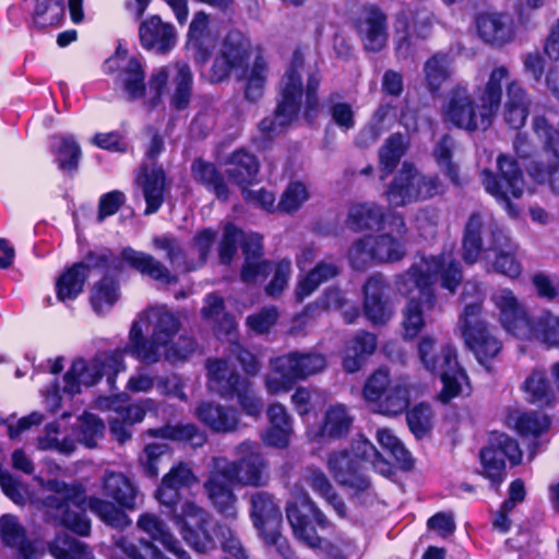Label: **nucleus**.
<instances>
[{
  "label": "nucleus",
  "mask_w": 559,
  "mask_h": 559,
  "mask_svg": "<svg viewBox=\"0 0 559 559\" xmlns=\"http://www.w3.org/2000/svg\"><path fill=\"white\" fill-rule=\"evenodd\" d=\"M179 319L165 306L150 307L140 313L129 331V343L123 349L105 352L91 359L75 358L63 374V385H52L45 392L46 406L57 412L61 406V393L69 396L80 394L106 374L110 385L116 376L126 370L124 354L144 365H154L162 358L169 362L187 359L197 349L194 340L179 336Z\"/></svg>",
  "instance_id": "nucleus-1"
},
{
  "label": "nucleus",
  "mask_w": 559,
  "mask_h": 559,
  "mask_svg": "<svg viewBox=\"0 0 559 559\" xmlns=\"http://www.w3.org/2000/svg\"><path fill=\"white\" fill-rule=\"evenodd\" d=\"M438 281L450 294H454L463 281L461 264L452 249L443 250L439 254H416L408 270L396 277L397 292L412 296L403 310L406 337L417 336L425 328L424 313L436 306L435 285Z\"/></svg>",
  "instance_id": "nucleus-2"
},
{
  "label": "nucleus",
  "mask_w": 559,
  "mask_h": 559,
  "mask_svg": "<svg viewBox=\"0 0 559 559\" xmlns=\"http://www.w3.org/2000/svg\"><path fill=\"white\" fill-rule=\"evenodd\" d=\"M237 461L214 456L209 465L204 490L214 508L227 519L237 516V497L233 486L259 487L263 484L264 461L257 442L246 440L235 448Z\"/></svg>",
  "instance_id": "nucleus-3"
},
{
  "label": "nucleus",
  "mask_w": 559,
  "mask_h": 559,
  "mask_svg": "<svg viewBox=\"0 0 559 559\" xmlns=\"http://www.w3.org/2000/svg\"><path fill=\"white\" fill-rule=\"evenodd\" d=\"M462 258L467 264L481 262L488 272L502 274L511 280L523 271L519 245L489 215L474 213L469 216L463 239Z\"/></svg>",
  "instance_id": "nucleus-4"
},
{
  "label": "nucleus",
  "mask_w": 559,
  "mask_h": 559,
  "mask_svg": "<svg viewBox=\"0 0 559 559\" xmlns=\"http://www.w3.org/2000/svg\"><path fill=\"white\" fill-rule=\"evenodd\" d=\"M509 75L506 66H498L490 71L486 83L477 86L473 93L467 85L453 86L441 107L443 121L466 131L487 130L500 108L502 82Z\"/></svg>",
  "instance_id": "nucleus-5"
},
{
  "label": "nucleus",
  "mask_w": 559,
  "mask_h": 559,
  "mask_svg": "<svg viewBox=\"0 0 559 559\" xmlns=\"http://www.w3.org/2000/svg\"><path fill=\"white\" fill-rule=\"evenodd\" d=\"M49 492L44 499L47 513L73 533L88 536L91 521L85 514L86 508L104 523L115 528L131 525L130 518L114 503L97 497L86 499L81 487L51 480L47 485Z\"/></svg>",
  "instance_id": "nucleus-6"
},
{
  "label": "nucleus",
  "mask_w": 559,
  "mask_h": 559,
  "mask_svg": "<svg viewBox=\"0 0 559 559\" xmlns=\"http://www.w3.org/2000/svg\"><path fill=\"white\" fill-rule=\"evenodd\" d=\"M124 264L162 283L168 284L175 280L170 271L148 253L130 247L122 249L120 255H115L109 250H102L90 253L85 261L73 264L59 276L56 282L58 300L63 304L74 300L83 292L92 269L121 272Z\"/></svg>",
  "instance_id": "nucleus-7"
},
{
  "label": "nucleus",
  "mask_w": 559,
  "mask_h": 559,
  "mask_svg": "<svg viewBox=\"0 0 559 559\" xmlns=\"http://www.w3.org/2000/svg\"><path fill=\"white\" fill-rule=\"evenodd\" d=\"M248 43L243 35L239 32L228 33L214 60L211 80L221 82L234 73L237 79L246 80V98L255 102L263 95L267 67L262 57H257L251 68H248Z\"/></svg>",
  "instance_id": "nucleus-8"
},
{
  "label": "nucleus",
  "mask_w": 559,
  "mask_h": 559,
  "mask_svg": "<svg viewBox=\"0 0 559 559\" xmlns=\"http://www.w3.org/2000/svg\"><path fill=\"white\" fill-rule=\"evenodd\" d=\"M417 358L427 372L440 377L443 385L439 400L442 403L471 393L468 377L461 368L452 344L438 343L436 337L425 335L417 344Z\"/></svg>",
  "instance_id": "nucleus-9"
},
{
  "label": "nucleus",
  "mask_w": 559,
  "mask_h": 559,
  "mask_svg": "<svg viewBox=\"0 0 559 559\" xmlns=\"http://www.w3.org/2000/svg\"><path fill=\"white\" fill-rule=\"evenodd\" d=\"M286 516L294 536L313 549L319 556L329 559H342L350 547V543L347 540L338 539L335 544L318 536L314 527L310 524L309 516L321 528H326L330 522L307 492L299 491L294 496L293 500L287 502Z\"/></svg>",
  "instance_id": "nucleus-10"
},
{
  "label": "nucleus",
  "mask_w": 559,
  "mask_h": 559,
  "mask_svg": "<svg viewBox=\"0 0 559 559\" xmlns=\"http://www.w3.org/2000/svg\"><path fill=\"white\" fill-rule=\"evenodd\" d=\"M386 226L394 233L378 236H365L353 242L348 250V260L356 270H366L373 263H393L406 255L405 235L407 228L399 214L389 216Z\"/></svg>",
  "instance_id": "nucleus-11"
},
{
  "label": "nucleus",
  "mask_w": 559,
  "mask_h": 559,
  "mask_svg": "<svg viewBox=\"0 0 559 559\" xmlns=\"http://www.w3.org/2000/svg\"><path fill=\"white\" fill-rule=\"evenodd\" d=\"M326 367L324 355L308 352H290L270 360V372L264 378L265 390L271 395L287 393L298 381L307 380Z\"/></svg>",
  "instance_id": "nucleus-12"
},
{
  "label": "nucleus",
  "mask_w": 559,
  "mask_h": 559,
  "mask_svg": "<svg viewBox=\"0 0 559 559\" xmlns=\"http://www.w3.org/2000/svg\"><path fill=\"white\" fill-rule=\"evenodd\" d=\"M304 62V51L296 49L280 83V99L276 110L272 117H266L260 122V130L267 136L282 133L297 117L304 93L301 76Z\"/></svg>",
  "instance_id": "nucleus-13"
},
{
  "label": "nucleus",
  "mask_w": 559,
  "mask_h": 559,
  "mask_svg": "<svg viewBox=\"0 0 559 559\" xmlns=\"http://www.w3.org/2000/svg\"><path fill=\"white\" fill-rule=\"evenodd\" d=\"M418 392L419 388L412 384L407 377L392 380L386 370L379 369L366 381L362 394L378 413L393 416L403 413Z\"/></svg>",
  "instance_id": "nucleus-14"
},
{
  "label": "nucleus",
  "mask_w": 559,
  "mask_h": 559,
  "mask_svg": "<svg viewBox=\"0 0 559 559\" xmlns=\"http://www.w3.org/2000/svg\"><path fill=\"white\" fill-rule=\"evenodd\" d=\"M206 367L209 389L212 392L224 399L236 396L246 415L254 418L260 417L263 402L248 379L241 378L226 360H209Z\"/></svg>",
  "instance_id": "nucleus-15"
},
{
  "label": "nucleus",
  "mask_w": 559,
  "mask_h": 559,
  "mask_svg": "<svg viewBox=\"0 0 559 559\" xmlns=\"http://www.w3.org/2000/svg\"><path fill=\"white\" fill-rule=\"evenodd\" d=\"M241 242L245 263L241 270V280L245 283H255L266 277L271 266L270 261L262 260V237L259 234L245 235L235 225L227 224L219 242V259L228 264L237 251V243Z\"/></svg>",
  "instance_id": "nucleus-16"
},
{
  "label": "nucleus",
  "mask_w": 559,
  "mask_h": 559,
  "mask_svg": "<svg viewBox=\"0 0 559 559\" xmlns=\"http://www.w3.org/2000/svg\"><path fill=\"white\" fill-rule=\"evenodd\" d=\"M444 188L435 175H425L408 163H404L389 185L385 197L391 206H404L425 201L443 193Z\"/></svg>",
  "instance_id": "nucleus-17"
},
{
  "label": "nucleus",
  "mask_w": 559,
  "mask_h": 559,
  "mask_svg": "<svg viewBox=\"0 0 559 559\" xmlns=\"http://www.w3.org/2000/svg\"><path fill=\"white\" fill-rule=\"evenodd\" d=\"M193 76L186 63H171L160 67L152 73L148 87L155 92L153 105L164 95L168 96L170 106L177 110L185 109L192 95Z\"/></svg>",
  "instance_id": "nucleus-18"
},
{
  "label": "nucleus",
  "mask_w": 559,
  "mask_h": 559,
  "mask_svg": "<svg viewBox=\"0 0 559 559\" xmlns=\"http://www.w3.org/2000/svg\"><path fill=\"white\" fill-rule=\"evenodd\" d=\"M480 297L467 304L459 320V329L465 344L475 354L478 362L487 366V361L495 358L501 350L500 341L490 334L480 318Z\"/></svg>",
  "instance_id": "nucleus-19"
},
{
  "label": "nucleus",
  "mask_w": 559,
  "mask_h": 559,
  "mask_svg": "<svg viewBox=\"0 0 559 559\" xmlns=\"http://www.w3.org/2000/svg\"><path fill=\"white\" fill-rule=\"evenodd\" d=\"M250 515L265 544L274 546L284 559H288L292 556V550L280 533L282 513L273 497L266 492L252 495Z\"/></svg>",
  "instance_id": "nucleus-20"
},
{
  "label": "nucleus",
  "mask_w": 559,
  "mask_h": 559,
  "mask_svg": "<svg viewBox=\"0 0 559 559\" xmlns=\"http://www.w3.org/2000/svg\"><path fill=\"white\" fill-rule=\"evenodd\" d=\"M506 459L512 465L519 464L522 451L514 439L504 433H497L491 437L489 445L480 452L483 475L496 487H499L506 477Z\"/></svg>",
  "instance_id": "nucleus-21"
},
{
  "label": "nucleus",
  "mask_w": 559,
  "mask_h": 559,
  "mask_svg": "<svg viewBox=\"0 0 559 559\" xmlns=\"http://www.w3.org/2000/svg\"><path fill=\"white\" fill-rule=\"evenodd\" d=\"M106 73H116V83L130 98H140L144 94V70L140 58L130 55L119 46L104 63Z\"/></svg>",
  "instance_id": "nucleus-22"
},
{
  "label": "nucleus",
  "mask_w": 559,
  "mask_h": 559,
  "mask_svg": "<svg viewBox=\"0 0 559 559\" xmlns=\"http://www.w3.org/2000/svg\"><path fill=\"white\" fill-rule=\"evenodd\" d=\"M498 168L500 178L497 179L489 170L483 171V183L488 193L503 203L509 213L512 214L510 197L520 198L523 193L524 181L515 160L500 155L498 157Z\"/></svg>",
  "instance_id": "nucleus-23"
},
{
  "label": "nucleus",
  "mask_w": 559,
  "mask_h": 559,
  "mask_svg": "<svg viewBox=\"0 0 559 559\" xmlns=\"http://www.w3.org/2000/svg\"><path fill=\"white\" fill-rule=\"evenodd\" d=\"M175 524L179 527L183 539L198 552H206L214 547L207 531V512L193 502H185L180 513L175 511Z\"/></svg>",
  "instance_id": "nucleus-24"
},
{
  "label": "nucleus",
  "mask_w": 559,
  "mask_h": 559,
  "mask_svg": "<svg viewBox=\"0 0 559 559\" xmlns=\"http://www.w3.org/2000/svg\"><path fill=\"white\" fill-rule=\"evenodd\" d=\"M216 234L211 229H203L198 233L193 241V250L198 252L197 261H189L178 242L170 237H156L154 247L166 252L167 259L174 269L189 272L201 266L212 248Z\"/></svg>",
  "instance_id": "nucleus-25"
},
{
  "label": "nucleus",
  "mask_w": 559,
  "mask_h": 559,
  "mask_svg": "<svg viewBox=\"0 0 559 559\" xmlns=\"http://www.w3.org/2000/svg\"><path fill=\"white\" fill-rule=\"evenodd\" d=\"M20 13L31 15V26L38 31L59 27L64 19V5L61 0H23L8 10L12 22H17Z\"/></svg>",
  "instance_id": "nucleus-26"
},
{
  "label": "nucleus",
  "mask_w": 559,
  "mask_h": 559,
  "mask_svg": "<svg viewBox=\"0 0 559 559\" xmlns=\"http://www.w3.org/2000/svg\"><path fill=\"white\" fill-rule=\"evenodd\" d=\"M534 132L543 142L548 156V166L545 170L533 173L538 181H549L551 189L559 194V130H557L544 116H537L533 122Z\"/></svg>",
  "instance_id": "nucleus-27"
},
{
  "label": "nucleus",
  "mask_w": 559,
  "mask_h": 559,
  "mask_svg": "<svg viewBox=\"0 0 559 559\" xmlns=\"http://www.w3.org/2000/svg\"><path fill=\"white\" fill-rule=\"evenodd\" d=\"M355 29L364 48L371 52L381 51L388 43V23L385 14L377 7H364L356 20Z\"/></svg>",
  "instance_id": "nucleus-28"
},
{
  "label": "nucleus",
  "mask_w": 559,
  "mask_h": 559,
  "mask_svg": "<svg viewBox=\"0 0 559 559\" xmlns=\"http://www.w3.org/2000/svg\"><path fill=\"white\" fill-rule=\"evenodd\" d=\"M0 537L4 546L16 551L20 559H40L44 555L41 543L29 538L19 518L13 514L0 518Z\"/></svg>",
  "instance_id": "nucleus-29"
},
{
  "label": "nucleus",
  "mask_w": 559,
  "mask_h": 559,
  "mask_svg": "<svg viewBox=\"0 0 559 559\" xmlns=\"http://www.w3.org/2000/svg\"><path fill=\"white\" fill-rule=\"evenodd\" d=\"M490 299L499 311V320L508 333L518 338L519 335L528 332L525 323L530 317L510 288L496 289Z\"/></svg>",
  "instance_id": "nucleus-30"
},
{
  "label": "nucleus",
  "mask_w": 559,
  "mask_h": 559,
  "mask_svg": "<svg viewBox=\"0 0 559 559\" xmlns=\"http://www.w3.org/2000/svg\"><path fill=\"white\" fill-rule=\"evenodd\" d=\"M218 38L217 29L211 24L210 16L203 11L197 12L190 23L187 46L199 63L207 61Z\"/></svg>",
  "instance_id": "nucleus-31"
},
{
  "label": "nucleus",
  "mask_w": 559,
  "mask_h": 559,
  "mask_svg": "<svg viewBox=\"0 0 559 559\" xmlns=\"http://www.w3.org/2000/svg\"><path fill=\"white\" fill-rule=\"evenodd\" d=\"M384 278L377 274L364 286V310L366 318L373 324H384L393 316V306L386 297Z\"/></svg>",
  "instance_id": "nucleus-32"
},
{
  "label": "nucleus",
  "mask_w": 559,
  "mask_h": 559,
  "mask_svg": "<svg viewBox=\"0 0 559 559\" xmlns=\"http://www.w3.org/2000/svg\"><path fill=\"white\" fill-rule=\"evenodd\" d=\"M146 203L144 213L151 215L156 213L164 202L167 190L166 175L162 166L142 164L135 178Z\"/></svg>",
  "instance_id": "nucleus-33"
},
{
  "label": "nucleus",
  "mask_w": 559,
  "mask_h": 559,
  "mask_svg": "<svg viewBox=\"0 0 559 559\" xmlns=\"http://www.w3.org/2000/svg\"><path fill=\"white\" fill-rule=\"evenodd\" d=\"M139 36L144 49L157 53L168 52L177 43L174 25L164 22L158 15H152L141 23Z\"/></svg>",
  "instance_id": "nucleus-34"
},
{
  "label": "nucleus",
  "mask_w": 559,
  "mask_h": 559,
  "mask_svg": "<svg viewBox=\"0 0 559 559\" xmlns=\"http://www.w3.org/2000/svg\"><path fill=\"white\" fill-rule=\"evenodd\" d=\"M479 37L491 45L502 46L515 36L512 16L499 12H483L476 19Z\"/></svg>",
  "instance_id": "nucleus-35"
},
{
  "label": "nucleus",
  "mask_w": 559,
  "mask_h": 559,
  "mask_svg": "<svg viewBox=\"0 0 559 559\" xmlns=\"http://www.w3.org/2000/svg\"><path fill=\"white\" fill-rule=\"evenodd\" d=\"M198 419L214 432L228 433L238 429L239 413L234 407L214 402H201L195 408Z\"/></svg>",
  "instance_id": "nucleus-36"
},
{
  "label": "nucleus",
  "mask_w": 559,
  "mask_h": 559,
  "mask_svg": "<svg viewBox=\"0 0 559 559\" xmlns=\"http://www.w3.org/2000/svg\"><path fill=\"white\" fill-rule=\"evenodd\" d=\"M328 465L330 472L341 485L357 492L369 488L368 477L361 473V467L346 451L331 454Z\"/></svg>",
  "instance_id": "nucleus-37"
},
{
  "label": "nucleus",
  "mask_w": 559,
  "mask_h": 559,
  "mask_svg": "<svg viewBox=\"0 0 559 559\" xmlns=\"http://www.w3.org/2000/svg\"><path fill=\"white\" fill-rule=\"evenodd\" d=\"M197 483L198 478L189 465L179 463L163 477L156 490V498L162 504L173 508L179 500L180 489L189 488Z\"/></svg>",
  "instance_id": "nucleus-38"
},
{
  "label": "nucleus",
  "mask_w": 559,
  "mask_h": 559,
  "mask_svg": "<svg viewBox=\"0 0 559 559\" xmlns=\"http://www.w3.org/2000/svg\"><path fill=\"white\" fill-rule=\"evenodd\" d=\"M531 99L519 80L507 83V95L503 105V118L512 129H521L530 112Z\"/></svg>",
  "instance_id": "nucleus-39"
},
{
  "label": "nucleus",
  "mask_w": 559,
  "mask_h": 559,
  "mask_svg": "<svg viewBox=\"0 0 559 559\" xmlns=\"http://www.w3.org/2000/svg\"><path fill=\"white\" fill-rule=\"evenodd\" d=\"M140 531L147 534L152 540L158 542L163 547L178 559H191L182 548L180 542L169 532L166 524L153 513H143L136 521Z\"/></svg>",
  "instance_id": "nucleus-40"
},
{
  "label": "nucleus",
  "mask_w": 559,
  "mask_h": 559,
  "mask_svg": "<svg viewBox=\"0 0 559 559\" xmlns=\"http://www.w3.org/2000/svg\"><path fill=\"white\" fill-rule=\"evenodd\" d=\"M110 559H169L151 540L141 538L138 543L128 536H112Z\"/></svg>",
  "instance_id": "nucleus-41"
},
{
  "label": "nucleus",
  "mask_w": 559,
  "mask_h": 559,
  "mask_svg": "<svg viewBox=\"0 0 559 559\" xmlns=\"http://www.w3.org/2000/svg\"><path fill=\"white\" fill-rule=\"evenodd\" d=\"M528 332L520 340H536L548 347H559V316L545 310L525 323Z\"/></svg>",
  "instance_id": "nucleus-42"
},
{
  "label": "nucleus",
  "mask_w": 559,
  "mask_h": 559,
  "mask_svg": "<svg viewBox=\"0 0 559 559\" xmlns=\"http://www.w3.org/2000/svg\"><path fill=\"white\" fill-rule=\"evenodd\" d=\"M377 348V337L366 331L357 332L347 343L344 350L343 366L347 372L358 371L366 359Z\"/></svg>",
  "instance_id": "nucleus-43"
},
{
  "label": "nucleus",
  "mask_w": 559,
  "mask_h": 559,
  "mask_svg": "<svg viewBox=\"0 0 559 559\" xmlns=\"http://www.w3.org/2000/svg\"><path fill=\"white\" fill-rule=\"evenodd\" d=\"M521 390L525 401L531 404L548 406L554 401V391L548 381L546 371L543 369H533L524 379Z\"/></svg>",
  "instance_id": "nucleus-44"
},
{
  "label": "nucleus",
  "mask_w": 559,
  "mask_h": 559,
  "mask_svg": "<svg viewBox=\"0 0 559 559\" xmlns=\"http://www.w3.org/2000/svg\"><path fill=\"white\" fill-rule=\"evenodd\" d=\"M104 493L128 510L135 508L136 490L121 473L106 472L103 477Z\"/></svg>",
  "instance_id": "nucleus-45"
},
{
  "label": "nucleus",
  "mask_w": 559,
  "mask_h": 559,
  "mask_svg": "<svg viewBox=\"0 0 559 559\" xmlns=\"http://www.w3.org/2000/svg\"><path fill=\"white\" fill-rule=\"evenodd\" d=\"M259 164L254 155L246 151H236L229 158L226 173L236 185L247 188L255 181Z\"/></svg>",
  "instance_id": "nucleus-46"
},
{
  "label": "nucleus",
  "mask_w": 559,
  "mask_h": 559,
  "mask_svg": "<svg viewBox=\"0 0 559 559\" xmlns=\"http://www.w3.org/2000/svg\"><path fill=\"white\" fill-rule=\"evenodd\" d=\"M338 273L336 264L321 261L305 276H299L295 289L296 300L301 302L309 297L322 283L335 277Z\"/></svg>",
  "instance_id": "nucleus-47"
},
{
  "label": "nucleus",
  "mask_w": 559,
  "mask_h": 559,
  "mask_svg": "<svg viewBox=\"0 0 559 559\" xmlns=\"http://www.w3.org/2000/svg\"><path fill=\"white\" fill-rule=\"evenodd\" d=\"M225 330V334L233 343L230 347V356L225 359L229 362V366L235 371L233 359H236L246 373L254 376L260 370V365L257 358L247 349L242 348L239 344L234 343L236 338V322L233 317L225 316L223 322L219 325V332Z\"/></svg>",
  "instance_id": "nucleus-48"
},
{
  "label": "nucleus",
  "mask_w": 559,
  "mask_h": 559,
  "mask_svg": "<svg viewBox=\"0 0 559 559\" xmlns=\"http://www.w3.org/2000/svg\"><path fill=\"white\" fill-rule=\"evenodd\" d=\"M304 481L309 485L314 492L324 498L326 502L332 506L334 511L340 518L346 514V507L343 500L334 492L332 485L326 478L325 474L314 467H308L302 475Z\"/></svg>",
  "instance_id": "nucleus-49"
},
{
  "label": "nucleus",
  "mask_w": 559,
  "mask_h": 559,
  "mask_svg": "<svg viewBox=\"0 0 559 559\" xmlns=\"http://www.w3.org/2000/svg\"><path fill=\"white\" fill-rule=\"evenodd\" d=\"M382 207L376 203H357L349 207L347 225L354 230L373 229L383 222Z\"/></svg>",
  "instance_id": "nucleus-50"
},
{
  "label": "nucleus",
  "mask_w": 559,
  "mask_h": 559,
  "mask_svg": "<svg viewBox=\"0 0 559 559\" xmlns=\"http://www.w3.org/2000/svg\"><path fill=\"white\" fill-rule=\"evenodd\" d=\"M49 551L55 559H95L86 544L67 534L58 535L49 545Z\"/></svg>",
  "instance_id": "nucleus-51"
},
{
  "label": "nucleus",
  "mask_w": 559,
  "mask_h": 559,
  "mask_svg": "<svg viewBox=\"0 0 559 559\" xmlns=\"http://www.w3.org/2000/svg\"><path fill=\"white\" fill-rule=\"evenodd\" d=\"M147 433L162 439L189 442L193 448L202 447L206 441L205 435L193 424L168 425L158 429H150Z\"/></svg>",
  "instance_id": "nucleus-52"
},
{
  "label": "nucleus",
  "mask_w": 559,
  "mask_h": 559,
  "mask_svg": "<svg viewBox=\"0 0 559 559\" xmlns=\"http://www.w3.org/2000/svg\"><path fill=\"white\" fill-rule=\"evenodd\" d=\"M51 147L57 155L60 168L74 169L81 157V148L73 135L58 134L51 138Z\"/></svg>",
  "instance_id": "nucleus-53"
},
{
  "label": "nucleus",
  "mask_w": 559,
  "mask_h": 559,
  "mask_svg": "<svg viewBox=\"0 0 559 559\" xmlns=\"http://www.w3.org/2000/svg\"><path fill=\"white\" fill-rule=\"evenodd\" d=\"M191 170L193 178L210 190H213L217 198H227V186L225 185L222 175L213 164L198 159L192 164Z\"/></svg>",
  "instance_id": "nucleus-54"
},
{
  "label": "nucleus",
  "mask_w": 559,
  "mask_h": 559,
  "mask_svg": "<svg viewBox=\"0 0 559 559\" xmlns=\"http://www.w3.org/2000/svg\"><path fill=\"white\" fill-rule=\"evenodd\" d=\"M353 454L365 464H370L373 469L382 476H390L392 465L386 461L376 447L366 438L359 437L353 443Z\"/></svg>",
  "instance_id": "nucleus-55"
},
{
  "label": "nucleus",
  "mask_w": 559,
  "mask_h": 559,
  "mask_svg": "<svg viewBox=\"0 0 559 559\" xmlns=\"http://www.w3.org/2000/svg\"><path fill=\"white\" fill-rule=\"evenodd\" d=\"M38 449L70 454L75 449V442L72 438L63 435L60 424L56 421L46 425L43 435L38 437Z\"/></svg>",
  "instance_id": "nucleus-56"
},
{
  "label": "nucleus",
  "mask_w": 559,
  "mask_h": 559,
  "mask_svg": "<svg viewBox=\"0 0 559 559\" xmlns=\"http://www.w3.org/2000/svg\"><path fill=\"white\" fill-rule=\"evenodd\" d=\"M510 420L514 423L516 431L525 439H536L545 433L550 425L549 418L537 412L521 413Z\"/></svg>",
  "instance_id": "nucleus-57"
},
{
  "label": "nucleus",
  "mask_w": 559,
  "mask_h": 559,
  "mask_svg": "<svg viewBox=\"0 0 559 559\" xmlns=\"http://www.w3.org/2000/svg\"><path fill=\"white\" fill-rule=\"evenodd\" d=\"M424 71L430 91H438L452 74V60L448 55L436 53L427 60Z\"/></svg>",
  "instance_id": "nucleus-58"
},
{
  "label": "nucleus",
  "mask_w": 559,
  "mask_h": 559,
  "mask_svg": "<svg viewBox=\"0 0 559 559\" xmlns=\"http://www.w3.org/2000/svg\"><path fill=\"white\" fill-rule=\"evenodd\" d=\"M352 423L353 417L344 405H333L326 411L321 436L331 438L343 437L348 433Z\"/></svg>",
  "instance_id": "nucleus-59"
},
{
  "label": "nucleus",
  "mask_w": 559,
  "mask_h": 559,
  "mask_svg": "<svg viewBox=\"0 0 559 559\" xmlns=\"http://www.w3.org/2000/svg\"><path fill=\"white\" fill-rule=\"evenodd\" d=\"M128 396L126 394L119 396L111 402V408L115 414L119 415L121 419L129 425L141 423L146 412L155 407V402L151 399L141 400L136 403H127Z\"/></svg>",
  "instance_id": "nucleus-60"
},
{
  "label": "nucleus",
  "mask_w": 559,
  "mask_h": 559,
  "mask_svg": "<svg viewBox=\"0 0 559 559\" xmlns=\"http://www.w3.org/2000/svg\"><path fill=\"white\" fill-rule=\"evenodd\" d=\"M119 297L118 284L105 276L94 286L91 294V305L95 312L102 314L109 311Z\"/></svg>",
  "instance_id": "nucleus-61"
},
{
  "label": "nucleus",
  "mask_w": 559,
  "mask_h": 559,
  "mask_svg": "<svg viewBox=\"0 0 559 559\" xmlns=\"http://www.w3.org/2000/svg\"><path fill=\"white\" fill-rule=\"evenodd\" d=\"M105 426L95 415L85 413L78 419L75 435L79 442L87 448H94L97 440L103 437Z\"/></svg>",
  "instance_id": "nucleus-62"
},
{
  "label": "nucleus",
  "mask_w": 559,
  "mask_h": 559,
  "mask_svg": "<svg viewBox=\"0 0 559 559\" xmlns=\"http://www.w3.org/2000/svg\"><path fill=\"white\" fill-rule=\"evenodd\" d=\"M405 141L404 138L396 133L392 134L379 151V160L382 170L385 173L384 176L392 173L396 167L401 157L405 153Z\"/></svg>",
  "instance_id": "nucleus-63"
},
{
  "label": "nucleus",
  "mask_w": 559,
  "mask_h": 559,
  "mask_svg": "<svg viewBox=\"0 0 559 559\" xmlns=\"http://www.w3.org/2000/svg\"><path fill=\"white\" fill-rule=\"evenodd\" d=\"M170 459L169 447L166 443H151L147 444L140 455V463L150 477H156L158 475V466L164 460Z\"/></svg>",
  "instance_id": "nucleus-64"
}]
</instances>
